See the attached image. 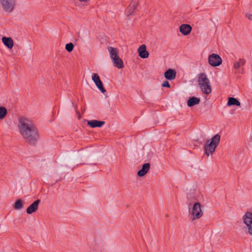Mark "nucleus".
Returning a JSON list of instances; mask_svg holds the SVG:
<instances>
[{
    "instance_id": "6e6552de",
    "label": "nucleus",
    "mask_w": 252,
    "mask_h": 252,
    "mask_svg": "<svg viewBox=\"0 0 252 252\" xmlns=\"http://www.w3.org/2000/svg\"><path fill=\"white\" fill-rule=\"evenodd\" d=\"M92 80L101 92L104 94L106 92V90L103 87V83L100 80L99 75L96 73H93L92 74Z\"/></svg>"
},
{
    "instance_id": "5701e85b",
    "label": "nucleus",
    "mask_w": 252,
    "mask_h": 252,
    "mask_svg": "<svg viewBox=\"0 0 252 252\" xmlns=\"http://www.w3.org/2000/svg\"><path fill=\"white\" fill-rule=\"evenodd\" d=\"M7 113V109L3 106L0 107V120L5 117Z\"/></svg>"
},
{
    "instance_id": "b1692460",
    "label": "nucleus",
    "mask_w": 252,
    "mask_h": 252,
    "mask_svg": "<svg viewBox=\"0 0 252 252\" xmlns=\"http://www.w3.org/2000/svg\"><path fill=\"white\" fill-rule=\"evenodd\" d=\"M245 63V61L244 59H239V61L235 63L234 66L235 68H239Z\"/></svg>"
},
{
    "instance_id": "0eeeda50",
    "label": "nucleus",
    "mask_w": 252,
    "mask_h": 252,
    "mask_svg": "<svg viewBox=\"0 0 252 252\" xmlns=\"http://www.w3.org/2000/svg\"><path fill=\"white\" fill-rule=\"evenodd\" d=\"M209 63L213 66L220 65L222 63V60L220 56L216 54H212L209 56Z\"/></svg>"
},
{
    "instance_id": "a878e982",
    "label": "nucleus",
    "mask_w": 252,
    "mask_h": 252,
    "mask_svg": "<svg viewBox=\"0 0 252 252\" xmlns=\"http://www.w3.org/2000/svg\"><path fill=\"white\" fill-rule=\"evenodd\" d=\"M162 87L170 88V85L169 84V83L167 81H164L162 84Z\"/></svg>"
},
{
    "instance_id": "aec40b11",
    "label": "nucleus",
    "mask_w": 252,
    "mask_h": 252,
    "mask_svg": "<svg viewBox=\"0 0 252 252\" xmlns=\"http://www.w3.org/2000/svg\"><path fill=\"white\" fill-rule=\"evenodd\" d=\"M107 49L109 52L110 58L112 60L118 56V50L116 48L109 46L108 47Z\"/></svg>"
},
{
    "instance_id": "f03ea898",
    "label": "nucleus",
    "mask_w": 252,
    "mask_h": 252,
    "mask_svg": "<svg viewBox=\"0 0 252 252\" xmlns=\"http://www.w3.org/2000/svg\"><path fill=\"white\" fill-rule=\"evenodd\" d=\"M220 140V135L219 134L215 135L210 140H207L204 146L205 155L209 157L213 154Z\"/></svg>"
},
{
    "instance_id": "7ed1b4c3",
    "label": "nucleus",
    "mask_w": 252,
    "mask_h": 252,
    "mask_svg": "<svg viewBox=\"0 0 252 252\" xmlns=\"http://www.w3.org/2000/svg\"><path fill=\"white\" fill-rule=\"evenodd\" d=\"M198 83L203 93L206 94L211 93L212 89L210 82L206 74L202 73L199 75Z\"/></svg>"
},
{
    "instance_id": "cd10ccee",
    "label": "nucleus",
    "mask_w": 252,
    "mask_h": 252,
    "mask_svg": "<svg viewBox=\"0 0 252 252\" xmlns=\"http://www.w3.org/2000/svg\"><path fill=\"white\" fill-rule=\"evenodd\" d=\"M78 0L81 2H82V1H88L89 0Z\"/></svg>"
},
{
    "instance_id": "412c9836",
    "label": "nucleus",
    "mask_w": 252,
    "mask_h": 252,
    "mask_svg": "<svg viewBox=\"0 0 252 252\" xmlns=\"http://www.w3.org/2000/svg\"><path fill=\"white\" fill-rule=\"evenodd\" d=\"M227 105L228 106L236 105L239 106H240L241 103L236 98L234 97H229L228 98Z\"/></svg>"
},
{
    "instance_id": "bb28decb",
    "label": "nucleus",
    "mask_w": 252,
    "mask_h": 252,
    "mask_svg": "<svg viewBox=\"0 0 252 252\" xmlns=\"http://www.w3.org/2000/svg\"><path fill=\"white\" fill-rule=\"evenodd\" d=\"M247 17L250 20H252V15L248 14L246 15Z\"/></svg>"
},
{
    "instance_id": "9b49d317",
    "label": "nucleus",
    "mask_w": 252,
    "mask_h": 252,
    "mask_svg": "<svg viewBox=\"0 0 252 252\" xmlns=\"http://www.w3.org/2000/svg\"><path fill=\"white\" fill-rule=\"evenodd\" d=\"M139 56L143 59L148 58L149 54L146 50V46L145 44L141 45L137 50Z\"/></svg>"
},
{
    "instance_id": "4be33fe9",
    "label": "nucleus",
    "mask_w": 252,
    "mask_h": 252,
    "mask_svg": "<svg viewBox=\"0 0 252 252\" xmlns=\"http://www.w3.org/2000/svg\"><path fill=\"white\" fill-rule=\"evenodd\" d=\"M23 207V203L21 199H18L14 204V208L15 210L21 209Z\"/></svg>"
},
{
    "instance_id": "2eb2a0df",
    "label": "nucleus",
    "mask_w": 252,
    "mask_h": 252,
    "mask_svg": "<svg viewBox=\"0 0 252 252\" xmlns=\"http://www.w3.org/2000/svg\"><path fill=\"white\" fill-rule=\"evenodd\" d=\"M191 31V27L188 24H183L180 27V32L184 35L189 34Z\"/></svg>"
},
{
    "instance_id": "a211bd4d",
    "label": "nucleus",
    "mask_w": 252,
    "mask_h": 252,
    "mask_svg": "<svg viewBox=\"0 0 252 252\" xmlns=\"http://www.w3.org/2000/svg\"><path fill=\"white\" fill-rule=\"evenodd\" d=\"M2 41L9 49H12L13 46V41L11 37H3Z\"/></svg>"
},
{
    "instance_id": "6ab92c4d",
    "label": "nucleus",
    "mask_w": 252,
    "mask_h": 252,
    "mask_svg": "<svg viewBox=\"0 0 252 252\" xmlns=\"http://www.w3.org/2000/svg\"><path fill=\"white\" fill-rule=\"evenodd\" d=\"M112 61L114 64L115 66L118 67V68L121 69L124 67L123 61L120 58H119V56L113 59Z\"/></svg>"
},
{
    "instance_id": "20e7f679",
    "label": "nucleus",
    "mask_w": 252,
    "mask_h": 252,
    "mask_svg": "<svg viewBox=\"0 0 252 252\" xmlns=\"http://www.w3.org/2000/svg\"><path fill=\"white\" fill-rule=\"evenodd\" d=\"M189 215L191 216L192 220L199 219L203 216V212L201 209V205L199 202H195L192 204L189 203L188 205Z\"/></svg>"
},
{
    "instance_id": "dca6fc26",
    "label": "nucleus",
    "mask_w": 252,
    "mask_h": 252,
    "mask_svg": "<svg viewBox=\"0 0 252 252\" xmlns=\"http://www.w3.org/2000/svg\"><path fill=\"white\" fill-rule=\"evenodd\" d=\"M138 3V0H133L130 3L127 8V13L129 15L132 14L134 10L137 8Z\"/></svg>"
},
{
    "instance_id": "393cba45",
    "label": "nucleus",
    "mask_w": 252,
    "mask_h": 252,
    "mask_svg": "<svg viewBox=\"0 0 252 252\" xmlns=\"http://www.w3.org/2000/svg\"><path fill=\"white\" fill-rule=\"evenodd\" d=\"M73 44L72 43H67L65 45V49L69 52H71L73 49Z\"/></svg>"
},
{
    "instance_id": "39448f33",
    "label": "nucleus",
    "mask_w": 252,
    "mask_h": 252,
    "mask_svg": "<svg viewBox=\"0 0 252 252\" xmlns=\"http://www.w3.org/2000/svg\"><path fill=\"white\" fill-rule=\"evenodd\" d=\"M243 221L246 225L247 233L252 236V213L247 212L243 216Z\"/></svg>"
},
{
    "instance_id": "423d86ee",
    "label": "nucleus",
    "mask_w": 252,
    "mask_h": 252,
    "mask_svg": "<svg viewBox=\"0 0 252 252\" xmlns=\"http://www.w3.org/2000/svg\"><path fill=\"white\" fill-rule=\"evenodd\" d=\"M3 9L8 13H10L14 9L16 0H0Z\"/></svg>"
},
{
    "instance_id": "1a4fd4ad",
    "label": "nucleus",
    "mask_w": 252,
    "mask_h": 252,
    "mask_svg": "<svg viewBox=\"0 0 252 252\" xmlns=\"http://www.w3.org/2000/svg\"><path fill=\"white\" fill-rule=\"evenodd\" d=\"M197 193L194 189H190L187 192V204H189V203L192 204L194 203V202L197 200Z\"/></svg>"
},
{
    "instance_id": "f3484780",
    "label": "nucleus",
    "mask_w": 252,
    "mask_h": 252,
    "mask_svg": "<svg viewBox=\"0 0 252 252\" xmlns=\"http://www.w3.org/2000/svg\"><path fill=\"white\" fill-rule=\"evenodd\" d=\"M200 102V99L198 97H191L187 101V105L189 107H192L195 105L198 104Z\"/></svg>"
},
{
    "instance_id": "9d476101",
    "label": "nucleus",
    "mask_w": 252,
    "mask_h": 252,
    "mask_svg": "<svg viewBox=\"0 0 252 252\" xmlns=\"http://www.w3.org/2000/svg\"><path fill=\"white\" fill-rule=\"evenodd\" d=\"M40 202L39 199H37L33 202L30 206L27 209L26 212L28 214H31L33 212H36L38 208V205Z\"/></svg>"
},
{
    "instance_id": "4468645a",
    "label": "nucleus",
    "mask_w": 252,
    "mask_h": 252,
    "mask_svg": "<svg viewBox=\"0 0 252 252\" xmlns=\"http://www.w3.org/2000/svg\"><path fill=\"white\" fill-rule=\"evenodd\" d=\"M105 124V122L98 121L96 120H90L87 121V124L92 128L96 127H101Z\"/></svg>"
},
{
    "instance_id": "f8f14e48",
    "label": "nucleus",
    "mask_w": 252,
    "mask_h": 252,
    "mask_svg": "<svg viewBox=\"0 0 252 252\" xmlns=\"http://www.w3.org/2000/svg\"><path fill=\"white\" fill-rule=\"evenodd\" d=\"M176 72L172 69H168L164 73V77L169 80H173L176 78Z\"/></svg>"
},
{
    "instance_id": "f257e3e1",
    "label": "nucleus",
    "mask_w": 252,
    "mask_h": 252,
    "mask_svg": "<svg viewBox=\"0 0 252 252\" xmlns=\"http://www.w3.org/2000/svg\"><path fill=\"white\" fill-rule=\"evenodd\" d=\"M18 131L25 141L31 145H35L39 139L37 129L34 123L26 117L18 120Z\"/></svg>"
},
{
    "instance_id": "ddd939ff",
    "label": "nucleus",
    "mask_w": 252,
    "mask_h": 252,
    "mask_svg": "<svg viewBox=\"0 0 252 252\" xmlns=\"http://www.w3.org/2000/svg\"><path fill=\"white\" fill-rule=\"evenodd\" d=\"M150 168V164L146 163L142 165L141 169L137 172V176L139 177H142L144 176L149 171Z\"/></svg>"
}]
</instances>
